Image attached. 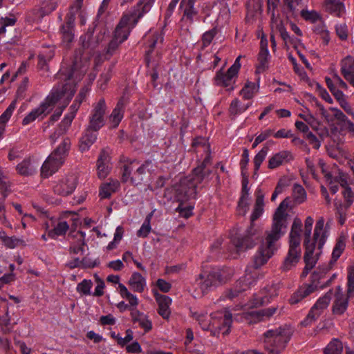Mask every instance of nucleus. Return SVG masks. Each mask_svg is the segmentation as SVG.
<instances>
[{"label": "nucleus", "instance_id": "31", "mask_svg": "<svg viewBox=\"0 0 354 354\" xmlns=\"http://www.w3.org/2000/svg\"><path fill=\"white\" fill-rule=\"evenodd\" d=\"M291 159V153L288 151H281L272 156L268 160V168L275 169Z\"/></svg>", "mask_w": 354, "mask_h": 354}, {"label": "nucleus", "instance_id": "34", "mask_svg": "<svg viewBox=\"0 0 354 354\" xmlns=\"http://www.w3.org/2000/svg\"><path fill=\"white\" fill-rule=\"evenodd\" d=\"M316 289V286L305 285L299 288V289L293 294L290 299L291 304H296L301 301L304 298L313 292Z\"/></svg>", "mask_w": 354, "mask_h": 354}, {"label": "nucleus", "instance_id": "8", "mask_svg": "<svg viewBox=\"0 0 354 354\" xmlns=\"http://www.w3.org/2000/svg\"><path fill=\"white\" fill-rule=\"evenodd\" d=\"M71 147V141L64 138L59 146L48 156L41 167V175L48 178L55 173L64 164Z\"/></svg>", "mask_w": 354, "mask_h": 354}, {"label": "nucleus", "instance_id": "14", "mask_svg": "<svg viewBox=\"0 0 354 354\" xmlns=\"http://www.w3.org/2000/svg\"><path fill=\"white\" fill-rule=\"evenodd\" d=\"M332 291H328L322 297H320L312 307L306 318L302 321L301 324L307 326L317 319L323 311L328 307L331 300Z\"/></svg>", "mask_w": 354, "mask_h": 354}, {"label": "nucleus", "instance_id": "44", "mask_svg": "<svg viewBox=\"0 0 354 354\" xmlns=\"http://www.w3.org/2000/svg\"><path fill=\"white\" fill-rule=\"evenodd\" d=\"M344 348L342 342L337 339L333 338L324 348V354H342Z\"/></svg>", "mask_w": 354, "mask_h": 354}, {"label": "nucleus", "instance_id": "45", "mask_svg": "<svg viewBox=\"0 0 354 354\" xmlns=\"http://www.w3.org/2000/svg\"><path fill=\"white\" fill-rule=\"evenodd\" d=\"M123 104L119 102L110 115V122L112 127L115 128L123 118Z\"/></svg>", "mask_w": 354, "mask_h": 354}, {"label": "nucleus", "instance_id": "21", "mask_svg": "<svg viewBox=\"0 0 354 354\" xmlns=\"http://www.w3.org/2000/svg\"><path fill=\"white\" fill-rule=\"evenodd\" d=\"M44 228L48 232V237L55 239L64 235L68 230L69 225L66 221L60 220L53 225L46 222L44 224Z\"/></svg>", "mask_w": 354, "mask_h": 354}, {"label": "nucleus", "instance_id": "38", "mask_svg": "<svg viewBox=\"0 0 354 354\" xmlns=\"http://www.w3.org/2000/svg\"><path fill=\"white\" fill-rule=\"evenodd\" d=\"M335 117L338 124L345 128L349 133L354 136V122H352L346 114L340 109H333Z\"/></svg>", "mask_w": 354, "mask_h": 354}, {"label": "nucleus", "instance_id": "54", "mask_svg": "<svg viewBox=\"0 0 354 354\" xmlns=\"http://www.w3.org/2000/svg\"><path fill=\"white\" fill-rule=\"evenodd\" d=\"M301 16L311 23H315L322 19L320 14L314 10L304 9L301 11Z\"/></svg>", "mask_w": 354, "mask_h": 354}, {"label": "nucleus", "instance_id": "36", "mask_svg": "<svg viewBox=\"0 0 354 354\" xmlns=\"http://www.w3.org/2000/svg\"><path fill=\"white\" fill-rule=\"evenodd\" d=\"M57 6L55 0H46L41 3V6L37 10L39 13L38 16L32 18L33 21H40L45 15L54 11Z\"/></svg>", "mask_w": 354, "mask_h": 354}, {"label": "nucleus", "instance_id": "59", "mask_svg": "<svg viewBox=\"0 0 354 354\" xmlns=\"http://www.w3.org/2000/svg\"><path fill=\"white\" fill-rule=\"evenodd\" d=\"M335 32L341 40H346L348 36V29L344 23L337 24L335 26Z\"/></svg>", "mask_w": 354, "mask_h": 354}, {"label": "nucleus", "instance_id": "58", "mask_svg": "<svg viewBox=\"0 0 354 354\" xmlns=\"http://www.w3.org/2000/svg\"><path fill=\"white\" fill-rule=\"evenodd\" d=\"M151 218V214H149L147 216L145 221L143 222L142 226L140 230L137 232V235L139 237H147L149 232H151V227L150 225V221Z\"/></svg>", "mask_w": 354, "mask_h": 354}, {"label": "nucleus", "instance_id": "18", "mask_svg": "<svg viewBox=\"0 0 354 354\" xmlns=\"http://www.w3.org/2000/svg\"><path fill=\"white\" fill-rule=\"evenodd\" d=\"M277 289L275 286H269L255 295L253 299L248 304L249 308H257L266 305L277 295Z\"/></svg>", "mask_w": 354, "mask_h": 354}, {"label": "nucleus", "instance_id": "60", "mask_svg": "<svg viewBox=\"0 0 354 354\" xmlns=\"http://www.w3.org/2000/svg\"><path fill=\"white\" fill-rule=\"evenodd\" d=\"M62 43L65 46H68L69 44L74 39L73 30L62 27Z\"/></svg>", "mask_w": 354, "mask_h": 354}, {"label": "nucleus", "instance_id": "28", "mask_svg": "<svg viewBox=\"0 0 354 354\" xmlns=\"http://www.w3.org/2000/svg\"><path fill=\"white\" fill-rule=\"evenodd\" d=\"M301 257V248L289 247L288 255L286 257L281 268L283 271H288L295 267Z\"/></svg>", "mask_w": 354, "mask_h": 354}, {"label": "nucleus", "instance_id": "53", "mask_svg": "<svg viewBox=\"0 0 354 354\" xmlns=\"http://www.w3.org/2000/svg\"><path fill=\"white\" fill-rule=\"evenodd\" d=\"M1 241L4 245L10 249H13L19 245H24V241L21 239L17 238L15 236H1Z\"/></svg>", "mask_w": 354, "mask_h": 354}, {"label": "nucleus", "instance_id": "35", "mask_svg": "<svg viewBox=\"0 0 354 354\" xmlns=\"http://www.w3.org/2000/svg\"><path fill=\"white\" fill-rule=\"evenodd\" d=\"M270 26L272 31L279 32L281 38L286 42L289 40V35L286 31L282 20L275 15L274 12H272L270 21Z\"/></svg>", "mask_w": 354, "mask_h": 354}, {"label": "nucleus", "instance_id": "32", "mask_svg": "<svg viewBox=\"0 0 354 354\" xmlns=\"http://www.w3.org/2000/svg\"><path fill=\"white\" fill-rule=\"evenodd\" d=\"M131 289L137 292H142L147 287L146 279L139 272H133L129 279Z\"/></svg>", "mask_w": 354, "mask_h": 354}, {"label": "nucleus", "instance_id": "16", "mask_svg": "<svg viewBox=\"0 0 354 354\" xmlns=\"http://www.w3.org/2000/svg\"><path fill=\"white\" fill-rule=\"evenodd\" d=\"M79 59H81V57L75 56V62L73 64V68L71 71L66 73L64 68H62L59 72V77L64 80L65 83L60 88L63 91H69L71 86L74 89V93L75 92V81L76 80H80L82 74L79 75L78 76L76 75V69L79 66ZM86 72V69L84 68L82 70L81 73Z\"/></svg>", "mask_w": 354, "mask_h": 354}, {"label": "nucleus", "instance_id": "23", "mask_svg": "<svg viewBox=\"0 0 354 354\" xmlns=\"http://www.w3.org/2000/svg\"><path fill=\"white\" fill-rule=\"evenodd\" d=\"M301 227V220L295 218L289 234V247L300 248Z\"/></svg>", "mask_w": 354, "mask_h": 354}, {"label": "nucleus", "instance_id": "10", "mask_svg": "<svg viewBox=\"0 0 354 354\" xmlns=\"http://www.w3.org/2000/svg\"><path fill=\"white\" fill-rule=\"evenodd\" d=\"M198 324L203 330H215L223 335L229 333L232 322V313L225 311L214 317L200 316L198 318Z\"/></svg>", "mask_w": 354, "mask_h": 354}, {"label": "nucleus", "instance_id": "24", "mask_svg": "<svg viewBox=\"0 0 354 354\" xmlns=\"http://www.w3.org/2000/svg\"><path fill=\"white\" fill-rule=\"evenodd\" d=\"M341 73L345 80L354 87V57L347 56L342 60Z\"/></svg>", "mask_w": 354, "mask_h": 354}, {"label": "nucleus", "instance_id": "41", "mask_svg": "<svg viewBox=\"0 0 354 354\" xmlns=\"http://www.w3.org/2000/svg\"><path fill=\"white\" fill-rule=\"evenodd\" d=\"M249 206V189L247 184H243L242 189V196L238 205V212L239 214L245 215L248 212Z\"/></svg>", "mask_w": 354, "mask_h": 354}, {"label": "nucleus", "instance_id": "62", "mask_svg": "<svg viewBox=\"0 0 354 354\" xmlns=\"http://www.w3.org/2000/svg\"><path fill=\"white\" fill-rule=\"evenodd\" d=\"M85 236H86L85 232H83L82 231H78L77 232L76 236L78 238L77 245L74 246L73 248L71 247V248L73 249V250L75 253L78 254L80 252H82V251H83L82 246L84 245Z\"/></svg>", "mask_w": 354, "mask_h": 354}, {"label": "nucleus", "instance_id": "48", "mask_svg": "<svg viewBox=\"0 0 354 354\" xmlns=\"http://www.w3.org/2000/svg\"><path fill=\"white\" fill-rule=\"evenodd\" d=\"M331 93L337 100L341 108L343 109L345 112H351V105L346 99L345 95L342 91L335 88Z\"/></svg>", "mask_w": 354, "mask_h": 354}, {"label": "nucleus", "instance_id": "52", "mask_svg": "<svg viewBox=\"0 0 354 354\" xmlns=\"http://www.w3.org/2000/svg\"><path fill=\"white\" fill-rule=\"evenodd\" d=\"M292 196L295 203L300 204L306 199V193L301 185L295 184L292 189Z\"/></svg>", "mask_w": 354, "mask_h": 354}, {"label": "nucleus", "instance_id": "39", "mask_svg": "<svg viewBox=\"0 0 354 354\" xmlns=\"http://www.w3.org/2000/svg\"><path fill=\"white\" fill-rule=\"evenodd\" d=\"M120 187V183L117 180L111 179L109 182L103 183L100 189L99 195L101 198H107L115 192Z\"/></svg>", "mask_w": 354, "mask_h": 354}, {"label": "nucleus", "instance_id": "12", "mask_svg": "<svg viewBox=\"0 0 354 354\" xmlns=\"http://www.w3.org/2000/svg\"><path fill=\"white\" fill-rule=\"evenodd\" d=\"M155 0H140L131 8V10L124 14L122 24L131 20L132 24H137L139 20L148 13L154 4Z\"/></svg>", "mask_w": 354, "mask_h": 354}, {"label": "nucleus", "instance_id": "19", "mask_svg": "<svg viewBox=\"0 0 354 354\" xmlns=\"http://www.w3.org/2000/svg\"><path fill=\"white\" fill-rule=\"evenodd\" d=\"M107 281L113 283L118 284V292L122 298L125 299L133 306H137L139 304L138 299L136 295L132 294L127 288L122 283H120V277L118 275H109Z\"/></svg>", "mask_w": 354, "mask_h": 354}, {"label": "nucleus", "instance_id": "13", "mask_svg": "<svg viewBox=\"0 0 354 354\" xmlns=\"http://www.w3.org/2000/svg\"><path fill=\"white\" fill-rule=\"evenodd\" d=\"M332 291V312L335 315H342L346 311L348 307V299L353 295H348V292H344L341 286H338L335 289L330 290Z\"/></svg>", "mask_w": 354, "mask_h": 354}, {"label": "nucleus", "instance_id": "55", "mask_svg": "<svg viewBox=\"0 0 354 354\" xmlns=\"http://www.w3.org/2000/svg\"><path fill=\"white\" fill-rule=\"evenodd\" d=\"M270 59V53L268 50H260L258 55L259 66L257 70L263 71L268 67Z\"/></svg>", "mask_w": 354, "mask_h": 354}, {"label": "nucleus", "instance_id": "6", "mask_svg": "<svg viewBox=\"0 0 354 354\" xmlns=\"http://www.w3.org/2000/svg\"><path fill=\"white\" fill-rule=\"evenodd\" d=\"M232 272L227 270H214L203 272L196 279L194 297H201L215 287L224 283L231 277Z\"/></svg>", "mask_w": 354, "mask_h": 354}, {"label": "nucleus", "instance_id": "63", "mask_svg": "<svg viewBox=\"0 0 354 354\" xmlns=\"http://www.w3.org/2000/svg\"><path fill=\"white\" fill-rule=\"evenodd\" d=\"M250 2L248 5V14L246 19L248 21L250 20V18H252L254 15H258L261 13V4L258 1L256 5L254 6V8H251Z\"/></svg>", "mask_w": 354, "mask_h": 354}, {"label": "nucleus", "instance_id": "22", "mask_svg": "<svg viewBox=\"0 0 354 354\" xmlns=\"http://www.w3.org/2000/svg\"><path fill=\"white\" fill-rule=\"evenodd\" d=\"M111 170L110 156L106 150H102L97 160V171L100 178L107 176Z\"/></svg>", "mask_w": 354, "mask_h": 354}, {"label": "nucleus", "instance_id": "37", "mask_svg": "<svg viewBox=\"0 0 354 354\" xmlns=\"http://www.w3.org/2000/svg\"><path fill=\"white\" fill-rule=\"evenodd\" d=\"M97 131L87 128L80 140V148L81 151H87L97 139Z\"/></svg>", "mask_w": 354, "mask_h": 354}, {"label": "nucleus", "instance_id": "15", "mask_svg": "<svg viewBox=\"0 0 354 354\" xmlns=\"http://www.w3.org/2000/svg\"><path fill=\"white\" fill-rule=\"evenodd\" d=\"M77 175L75 173L69 174L60 179L53 187L55 193L61 196L71 194L77 185Z\"/></svg>", "mask_w": 354, "mask_h": 354}, {"label": "nucleus", "instance_id": "40", "mask_svg": "<svg viewBox=\"0 0 354 354\" xmlns=\"http://www.w3.org/2000/svg\"><path fill=\"white\" fill-rule=\"evenodd\" d=\"M259 86L258 84L252 82H247L243 88L240 91L244 100H250L253 98L258 93Z\"/></svg>", "mask_w": 354, "mask_h": 354}, {"label": "nucleus", "instance_id": "29", "mask_svg": "<svg viewBox=\"0 0 354 354\" xmlns=\"http://www.w3.org/2000/svg\"><path fill=\"white\" fill-rule=\"evenodd\" d=\"M131 317L133 322L138 324L145 332H148L152 328V323L149 317L136 308L131 309Z\"/></svg>", "mask_w": 354, "mask_h": 354}, {"label": "nucleus", "instance_id": "49", "mask_svg": "<svg viewBox=\"0 0 354 354\" xmlns=\"http://www.w3.org/2000/svg\"><path fill=\"white\" fill-rule=\"evenodd\" d=\"M346 247V237L340 236L335 243L332 252V259L336 261L342 254Z\"/></svg>", "mask_w": 354, "mask_h": 354}, {"label": "nucleus", "instance_id": "30", "mask_svg": "<svg viewBox=\"0 0 354 354\" xmlns=\"http://www.w3.org/2000/svg\"><path fill=\"white\" fill-rule=\"evenodd\" d=\"M315 106L316 107V113L317 115H320L324 122L328 124H333L335 120H336V118L335 115V112L333 111V109H339L337 107L330 106L328 109H325V107L318 101H315Z\"/></svg>", "mask_w": 354, "mask_h": 354}, {"label": "nucleus", "instance_id": "57", "mask_svg": "<svg viewBox=\"0 0 354 354\" xmlns=\"http://www.w3.org/2000/svg\"><path fill=\"white\" fill-rule=\"evenodd\" d=\"M268 151H269L268 147L265 146L254 156V167H255L256 170H258L260 168L262 162H263V160H265V158L268 154Z\"/></svg>", "mask_w": 354, "mask_h": 354}, {"label": "nucleus", "instance_id": "3", "mask_svg": "<svg viewBox=\"0 0 354 354\" xmlns=\"http://www.w3.org/2000/svg\"><path fill=\"white\" fill-rule=\"evenodd\" d=\"M74 95V89L71 86L69 91H63L59 86L53 88L50 94L36 108L33 109L23 119L22 124L28 125L36 120H43L59 102L63 106H66Z\"/></svg>", "mask_w": 354, "mask_h": 354}, {"label": "nucleus", "instance_id": "42", "mask_svg": "<svg viewBox=\"0 0 354 354\" xmlns=\"http://www.w3.org/2000/svg\"><path fill=\"white\" fill-rule=\"evenodd\" d=\"M83 99V95L80 93L76 98L75 102L70 107V113L65 115L64 120H62V123L65 124L66 127H69L75 118V113L81 104V102Z\"/></svg>", "mask_w": 354, "mask_h": 354}, {"label": "nucleus", "instance_id": "51", "mask_svg": "<svg viewBox=\"0 0 354 354\" xmlns=\"http://www.w3.org/2000/svg\"><path fill=\"white\" fill-rule=\"evenodd\" d=\"M151 167V162H145L144 164L140 165L134 173V175H137L138 178L133 176L131 178L132 183L138 184L140 180H142V175L145 174L147 171Z\"/></svg>", "mask_w": 354, "mask_h": 354}, {"label": "nucleus", "instance_id": "26", "mask_svg": "<svg viewBox=\"0 0 354 354\" xmlns=\"http://www.w3.org/2000/svg\"><path fill=\"white\" fill-rule=\"evenodd\" d=\"M156 300L158 304V313L164 319H168L171 314L169 308L171 304V299L166 295L158 293L153 290Z\"/></svg>", "mask_w": 354, "mask_h": 354}, {"label": "nucleus", "instance_id": "47", "mask_svg": "<svg viewBox=\"0 0 354 354\" xmlns=\"http://www.w3.org/2000/svg\"><path fill=\"white\" fill-rule=\"evenodd\" d=\"M277 308V307H270L267 309H263L257 312H252L251 313H243L239 320L242 321L243 319H248L249 316L253 315L254 313L257 314L258 317L261 318H270L276 312ZM239 319V318H237Z\"/></svg>", "mask_w": 354, "mask_h": 354}, {"label": "nucleus", "instance_id": "5", "mask_svg": "<svg viewBox=\"0 0 354 354\" xmlns=\"http://www.w3.org/2000/svg\"><path fill=\"white\" fill-rule=\"evenodd\" d=\"M319 166L324 175L326 181L328 183L330 192L335 194L338 190L339 184L343 188L342 194L344 198L350 205L354 201V193L348 187L349 177L347 174L335 168L332 172L328 171L325 167V164L322 160H319Z\"/></svg>", "mask_w": 354, "mask_h": 354}, {"label": "nucleus", "instance_id": "43", "mask_svg": "<svg viewBox=\"0 0 354 354\" xmlns=\"http://www.w3.org/2000/svg\"><path fill=\"white\" fill-rule=\"evenodd\" d=\"M145 39L147 41V46L153 49L156 44L162 42L163 37L160 32L150 30L145 35Z\"/></svg>", "mask_w": 354, "mask_h": 354}, {"label": "nucleus", "instance_id": "61", "mask_svg": "<svg viewBox=\"0 0 354 354\" xmlns=\"http://www.w3.org/2000/svg\"><path fill=\"white\" fill-rule=\"evenodd\" d=\"M347 279L346 292H348V295H353L354 296V266L349 268Z\"/></svg>", "mask_w": 354, "mask_h": 354}, {"label": "nucleus", "instance_id": "2", "mask_svg": "<svg viewBox=\"0 0 354 354\" xmlns=\"http://www.w3.org/2000/svg\"><path fill=\"white\" fill-rule=\"evenodd\" d=\"M313 223L314 219L310 216L306 218L304 222V245L306 266L301 274L303 277H305L308 271L315 266L318 257L322 253V249L329 236V227L328 223L325 225L324 217H320L317 221L313 235L311 236Z\"/></svg>", "mask_w": 354, "mask_h": 354}, {"label": "nucleus", "instance_id": "56", "mask_svg": "<svg viewBox=\"0 0 354 354\" xmlns=\"http://www.w3.org/2000/svg\"><path fill=\"white\" fill-rule=\"evenodd\" d=\"M93 286L91 280L84 279L82 281L79 283L77 286V291L84 295H90L91 294V290Z\"/></svg>", "mask_w": 354, "mask_h": 354}, {"label": "nucleus", "instance_id": "20", "mask_svg": "<svg viewBox=\"0 0 354 354\" xmlns=\"http://www.w3.org/2000/svg\"><path fill=\"white\" fill-rule=\"evenodd\" d=\"M39 165L38 160L35 158L29 157L24 159L22 162L16 166V170L21 176H32L37 172Z\"/></svg>", "mask_w": 354, "mask_h": 354}, {"label": "nucleus", "instance_id": "1", "mask_svg": "<svg viewBox=\"0 0 354 354\" xmlns=\"http://www.w3.org/2000/svg\"><path fill=\"white\" fill-rule=\"evenodd\" d=\"M288 202L283 201L276 209L270 230L266 233V238L261 242L257 253L254 256L253 268H247L244 277L239 279L232 288L225 291V297L229 299L237 297L240 293L245 291L256 281L257 269L267 263L276 250L275 243L286 234L288 226V214L286 212Z\"/></svg>", "mask_w": 354, "mask_h": 354}, {"label": "nucleus", "instance_id": "4", "mask_svg": "<svg viewBox=\"0 0 354 354\" xmlns=\"http://www.w3.org/2000/svg\"><path fill=\"white\" fill-rule=\"evenodd\" d=\"M264 196L260 190L257 193L254 207L251 214V225L243 233L239 234L236 231L231 233V242L238 252L252 248L257 239V230L254 227L253 222L258 219L263 213Z\"/></svg>", "mask_w": 354, "mask_h": 354}, {"label": "nucleus", "instance_id": "17", "mask_svg": "<svg viewBox=\"0 0 354 354\" xmlns=\"http://www.w3.org/2000/svg\"><path fill=\"white\" fill-rule=\"evenodd\" d=\"M106 111V104L103 99L94 106V109L90 116L88 128L93 131H98L104 124V114Z\"/></svg>", "mask_w": 354, "mask_h": 354}, {"label": "nucleus", "instance_id": "46", "mask_svg": "<svg viewBox=\"0 0 354 354\" xmlns=\"http://www.w3.org/2000/svg\"><path fill=\"white\" fill-rule=\"evenodd\" d=\"M196 1V0H182L180 3L183 9L184 16L190 20H192L193 17L197 14V10L194 8Z\"/></svg>", "mask_w": 354, "mask_h": 354}, {"label": "nucleus", "instance_id": "11", "mask_svg": "<svg viewBox=\"0 0 354 354\" xmlns=\"http://www.w3.org/2000/svg\"><path fill=\"white\" fill-rule=\"evenodd\" d=\"M241 55L236 57L234 63L225 73L222 70L218 71L214 77L215 84L217 86L226 88L227 91H233L234 84L241 68L240 60Z\"/></svg>", "mask_w": 354, "mask_h": 354}, {"label": "nucleus", "instance_id": "50", "mask_svg": "<svg viewBox=\"0 0 354 354\" xmlns=\"http://www.w3.org/2000/svg\"><path fill=\"white\" fill-rule=\"evenodd\" d=\"M247 110V106H244L238 98L233 100L230 105L229 112L230 115L236 116L245 112Z\"/></svg>", "mask_w": 354, "mask_h": 354}, {"label": "nucleus", "instance_id": "33", "mask_svg": "<svg viewBox=\"0 0 354 354\" xmlns=\"http://www.w3.org/2000/svg\"><path fill=\"white\" fill-rule=\"evenodd\" d=\"M17 107V100H13L5 111L0 115V139L2 138L3 135L5 132L6 124L11 116L13 114L14 111Z\"/></svg>", "mask_w": 354, "mask_h": 354}, {"label": "nucleus", "instance_id": "25", "mask_svg": "<svg viewBox=\"0 0 354 354\" xmlns=\"http://www.w3.org/2000/svg\"><path fill=\"white\" fill-rule=\"evenodd\" d=\"M322 8L326 12L337 17H342L346 13L344 3L339 0H325Z\"/></svg>", "mask_w": 354, "mask_h": 354}, {"label": "nucleus", "instance_id": "7", "mask_svg": "<svg viewBox=\"0 0 354 354\" xmlns=\"http://www.w3.org/2000/svg\"><path fill=\"white\" fill-rule=\"evenodd\" d=\"M293 334V329L284 326L264 333L265 348L270 354H279L286 348Z\"/></svg>", "mask_w": 354, "mask_h": 354}, {"label": "nucleus", "instance_id": "27", "mask_svg": "<svg viewBox=\"0 0 354 354\" xmlns=\"http://www.w3.org/2000/svg\"><path fill=\"white\" fill-rule=\"evenodd\" d=\"M123 19L124 15L117 26L114 34L115 39H118L119 42H123L127 39L131 30L136 26V24H132L133 23H131L132 21L130 19L126 23L122 24Z\"/></svg>", "mask_w": 354, "mask_h": 354}, {"label": "nucleus", "instance_id": "9", "mask_svg": "<svg viewBox=\"0 0 354 354\" xmlns=\"http://www.w3.org/2000/svg\"><path fill=\"white\" fill-rule=\"evenodd\" d=\"M209 162L206 158L202 165L195 168L191 176L185 178L180 181L179 188L177 189V199L178 201H185L194 198L196 194V187L200 184L204 178L203 171L205 165Z\"/></svg>", "mask_w": 354, "mask_h": 354}, {"label": "nucleus", "instance_id": "64", "mask_svg": "<svg viewBox=\"0 0 354 354\" xmlns=\"http://www.w3.org/2000/svg\"><path fill=\"white\" fill-rule=\"evenodd\" d=\"M15 24V19L13 18H1L0 19V34H4L7 26H12Z\"/></svg>", "mask_w": 354, "mask_h": 354}]
</instances>
